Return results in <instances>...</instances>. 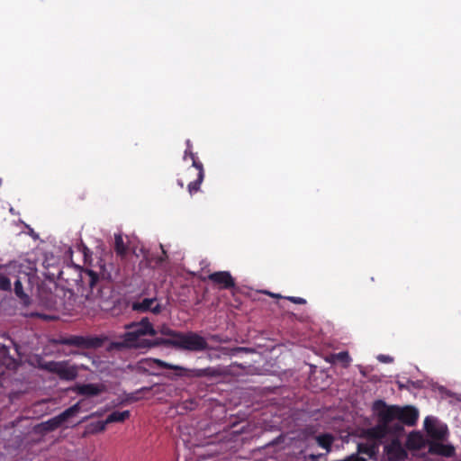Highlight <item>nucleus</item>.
Here are the masks:
<instances>
[{
  "label": "nucleus",
  "instance_id": "obj_1",
  "mask_svg": "<svg viewBox=\"0 0 461 461\" xmlns=\"http://www.w3.org/2000/svg\"><path fill=\"white\" fill-rule=\"evenodd\" d=\"M144 363L149 368H164L173 370L174 373L165 374V377L171 381H176L178 378H201V377H220L221 371L214 366H207L204 368H188L179 365L167 363L158 358H147Z\"/></svg>",
  "mask_w": 461,
  "mask_h": 461
},
{
  "label": "nucleus",
  "instance_id": "obj_2",
  "mask_svg": "<svg viewBox=\"0 0 461 461\" xmlns=\"http://www.w3.org/2000/svg\"><path fill=\"white\" fill-rule=\"evenodd\" d=\"M158 332L166 336V339L179 343L181 346H175L176 350L202 352L210 348L206 339L195 331L182 332L164 324L159 328Z\"/></svg>",
  "mask_w": 461,
  "mask_h": 461
},
{
  "label": "nucleus",
  "instance_id": "obj_3",
  "mask_svg": "<svg viewBox=\"0 0 461 461\" xmlns=\"http://www.w3.org/2000/svg\"><path fill=\"white\" fill-rule=\"evenodd\" d=\"M376 408L382 409V419L384 421H389L392 424L393 420H397L393 427V431L395 433L403 430V424L413 426L419 417L418 411L412 406L387 405L384 401L376 400Z\"/></svg>",
  "mask_w": 461,
  "mask_h": 461
},
{
  "label": "nucleus",
  "instance_id": "obj_4",
  "mask_svg": "<svg viewBox=\"0 0 461 461\" xmlns=\"http://www.w3.org/2000/svg\"><path fill=\"white\" fill-rule=\"evenodd\" d=\"M186 149L185 150L184 159H186L188 157L192 160V167L188 168L187 173H194L195 178L189 182L187 185L188 192L191 195L197 193L200 190V186L204 178V170L203 166L201 161H199L196 155L193 152V147L190 140H186Z\"/></svg>",
  "mask_w": 461,
  "mask_h": 461
},
{
  "label": "nucleus",
  "instance_id": "obj_5",
  "mask_svg": "<svg viewBox=\"0 0 461 461\" xmlns=\"http://www.w3.org/2000/svg\"><path fill=\"white\" fill-rule=\"evenodd\" d=\"M84 400L78 401L77 403L73 404L69 408L66 409L64 411L59 413V415L41 422L37 426V431L41 434H46L48 432L54 431L55 429L61 427L65 422H67L71 417L77 414L81 408Z\"/></svg>",
  "mask_w": 461,
  "mask_h": 461
},
{
  "label": "nucleus",
  "instance_id": "obj_6",
  "mask_svg": "<svg viewBox=\"0 0 461 461\" xmlns=\"http://www.w3.org/2000/svg\"><path fill=\"white\" fill-rule=\"evenodd\" d=\"M130 330L124 332L120 340L112 341L107 349L108 350H122L130 348H143L142 339H140L142 334L137 329H129Z\"/></svg>",
  "mask_w": 461,
  "mask_h": 461
},
{
  "label": "nucleus",
  "instance_id": "obj_7",
  "mask_svg": "<svg viewBox=\"0 0 461 461\" xmlns=\"http://www.w3.org/2000/svg\"><path fill=\"white\" fill-rule=\"evenodd\" d=\"M43 370L57 375L61 380L73 381L77 378L78 372L76 366H69L65 361H49L41 366Z\"/></svg>",
  "mask_w": 461,
  "mask_h": 461
},
{
  "label": "nucleus",
  "instance_id": "obj_8",
  "mask_svg": "<svg viewBox=\"0 0 461 461\" xmlns=\"http://www.w3.org/2000/svg\"><path fill=\"white\" fill-rule=\"evenodd\" d=\"M373 411L375 412L378 424L375 427H372L366 431V438L371 441H375L379 443V441L384 438L388 433L393 430L391 423L389 421H384L382 419L383 411L381 408H376V401L373 403Z\"/></svg>",
  "mask_w": 461,
  "mask_h": 461
},
{
  "label": "nucleus",
  "instance_id": "obj_9",
  "mask_svg": "<svg viewBox=\"0 0 461 461\" xmlns=\"http://www.w3.org/2000/svg\"><path fill=\"white\" fill-rule=\"evenodd\" d=\"M59 343L62 345L75 346L80 348L89 349L102 347L104 339L98 337H84L72 335L67 338L60 339Z\"/></svg>",
  "mask_w": 461,
  "mask_h": 461
},
{
  "label": "nucleus",
  "instance_id": "obj_10",
  "mask_svg": "<svg viewBox=\"0 0 461 461\" xmlns=\"http://www.w3.org/2000/svg\"><path fill=\"white\" fill-rule=\"evenodd\" d=\"M424 429L431 441H444L448 435L447 427L439 423L434 417H426L424 420Z\"/></svg>",
  "mask_w": 461,
  "mask_h": 461
},
{
  "label": "nucleus",
  "instance_id": "obj_11",
  "mask_svg": "<svg viewBox=\"0 0 461 461\" xmlns=\"http://www.w3.org/2000/svg\"><path fill=\"white\" fill-rule=\"evenodd\" d=\"M131 308L136 312L143 313L150 312L154 314H159L163 309L156 297L143 298L142 300L134 301L132 302Z\"/></svg>",
  "mask_w": 461,
  "mask_h": 461
},
{
  "label": "nucleus",
  "instance_id": "obj_12",
  "mask_svg": "<svg viewBox=\"0 0 461 461\" xmlns=\"http://www.w3.org/2000/svg\"><path fill=\"white\" fill-rule=\"evenodd\" d=\"M218 289L229 290L235 287V279L229 271H217L210 274L207 278Z\"/></svg>",
  "mask_w": 461,
  "mask_h": 461
},
{
  "label": "nucleus",
  "instance_id": "obj_13",
  "mask_svg": "<svg viewBox=\"0 0 461 461\" xmlns=\"http://www.w3.org/2000/svg\"><path fill=\"white\" fill-rule=\"evenodd\" d=\"M384 451L390 461H403L407 458L408 455L401 441L397 438L386 444L384 447Z\"/></svg>",
  "mask_w": 461,
  "mask_h": 461
},
{
  "label": "nucleus",
  "instance_id": "obj_14",
  "mask_svg": "<svg viewBox=\"0 0 461 461\" xmlns=\"http://www.w3.org/2000/svg\"><path fill=\"white\" fill-rule=\"evenodd\" d=\"M428 450L431 455L444 457H452L456 454V448L451 444H444L441 441H429Z\"/></svg>",
  "mask_w": 461,
  "mask_h": 461
},
{
  "label": "nucleus",
  "instance_id": "obj_15",
  "mask_svg": "<svg viewBox=\"0 0 461 461\" xmlns=\"http://www.w3.org/2000/svg\"><path fill=\"white\" fill-rule=\"evenodd\" d=\"M126 329H137L140 330V333L143 336L149 335L155 336L157 334V330L153 328V325L150 323L149 318L144 317L141 319L140 322H132L129 325H126Z\"/></svg>",
  "mask_w": 461,
  "mask_h": 461
},
{
  "label": "nucleus",
  "instance_id": "obj_16",
  "mask_svg": "<svg viewBox=\"0 0 461 461\" xmlns=\"http://www.w3.org/2000/svg\"><path fill=\"white\" fill-rule=\"evenodd\" d=\"M379 451V443L375 441H371L366 438V442L358 443L357 445V454H363L372 458L376 456Z\"/></svg>",
  "mask_w": 461,
  "mask_h": 461
},
{
  "label": "nucleus",
  "instance_id": "obj_17",
  "mask_svg": "<svg viewBox=\"0 0 461 461\" xmlns=\"http://www.w3.org/2000/svg\"><path fill=\"white\" fill-rule=\"evenodd\" d=\"M77 393L80 395L95 396L104 391V385L96 384H85L77 385Z\"/></svg>",
  "mask_w": 461,
  "mask_h": 461
},
{
  "label": "nucleus",
  "instance_id": "obj_18",
  "mask_svg": "<svg viewBox=\"0 0 461 461\" xmlns=\"http://www.w3.org/2000/svg\"><path fill=\"white\" fill-rule=\"evenodd\" d=\"M143 348H150L155 347L163 346L166 348H175V346H181L179 343L165 338H156L154 339H142Z\"/></svg>",
  "mask_w": 461,
  "mask_h": 461
},
{
  "label": "nucleus",
  "instance_id": "obj_19",
  "mask_svg": "<svg viewBox=\"0 0 461 461\" xmlns=\"http://www.w3.org/2000/svg\"><path fill=\"white\" fill-rule=\"evenodd\" d=\"M312 438L315 440L316 444L326 450V452H330L331 450L332 444L335 440V438L330 433H321L319 435H314Z\"/></svg>",
  "mask_w": 461,
  "mask_h": 461
},
{
  "label": "nucleus",
  "instance_id": "obj_20",
  "mask_svg": "<svg viewBox=\"0 0 461 461\" xmlns=\"http://www.w3.org/2000/svg\"><path fill=\"white\" fill-rule=\"evenodd\" d=\"M106 421L98 420L95 422H91L86 426L85 431L83 433V437H86L88 435H95L100 432H103L106 429Z\"/></svg>",
  "mask_w": 461,
  "mask_h": 461
},
{
  "label": "nucleus",
  "instance_id": "obj_21",
  "mask_svg": "<svg viewBox=\"0 0 461 461\" xmlns=\"http://www.w3.org/2000/svg\"><path fill=\"white\" fill-rule=\"evenodd\" d=\"M99 280V276L93 270L86 269L81 273V281L93 291Z\"/></svg>",
  "mask_w": 461,
  "mask_h": 461
},
{
  "label": "nucleus",
  "instance_id": "obj_22",
  "mask_svg": "<svg viewBox=\"0 0 461 461\" xmlns=\"http://www.w3.org/2000/svg\"><path fill=\"white\" fill-rule=\"evenodd\" d=\"M114 251L121 258H125L128 253V247L125 245L121 234L114 235Z\"/></svg>",
  "mask_w": 461,
  "mask_h": 461
},
{
  "label": "nucleus",
  "instance_id": "obj_23",
  "mask_svg": "<svg viewBox=\"0 0 461 461\" xmlns=\"http://www.w3.org/2000/svg\"><path fill=\"white\" fill-rule=\"evenodd\" d=\"M131 415L130 411H114L110 413L105 419L106 424L113 423V422H123L125 420L129 419Z\"/></svg>",
  "mask_w": 461,
  "mask_h": 461
},
{
  "label": "nucleus",
  "instance_id": "obj_24",
  "mask_svg": "<svg viewBox=\"0 0 461 461\" xmlns=\"http://www.w3.org/2000/svg\"><path fill=\"white\" fill-rule=\"evenodd\" d=\"M14 294L15 295L20 299L22 300L25 304H27L29 302H30V297L28 296V294H26L23 291V284L20 280V278H18L17 280H15L14 282Z\"/></svg>",
  "mask_w": 461,
  "mask_h": 461
},
{
  "label": "nucleus",
  "instance_id": "obj_25",
  "mask_svg": "<svg viewBox=\"0 0 461 461\" xmlns=\"http://www.w3.org/2000/svg\"><path fill=\"white\" fill-rule=\"evenodd\" d=\"M11 279L4 273H0V291L11 292Z\"/></svg>",
  "mask_w": 461,
  "mask_h": 461
},
{
  "label": "nucleus",
  "instance_id": "obj_26",
  "mask_svg": "<svg viewBox=\"0 0 461 461\" xmlns=\"http://www.w3.org/2000/svg\"><path fill=\"white\" fill-rule=\"evenodd\" d=\"M334 357L339 361L344 363L346 366L349 364L350 357L347 351H342L334 356Z\"/></svg>",
  "mask_w": 461,
  "mask_h": 461
},
{
  "label": "nucleus",
  "instance_id": "obj_27",
  "mask_svg": "<svg viewBox=\"0 0 461 461\" xmlns=\"http://www.w3.org/2000/svg\"><path fill=\"white\" fill-rule=\"evenodd\" d=\"M220 349H221V351L223 354H228V353H229V351H230V349H229V348H221ZM241 351H248V348H240V347H238V348H234L230 349V352H231V354H232V355H233V354H235V353H237V352H241Z\"/></svg>",
  "mask_w": 461,
  "mask_h": 461
},
{
  "label": "nucleus",
  "instance_id": "obj_28",
  "mask_svg": "<svg viewBox=\"0 0 461 461\" xmlns=\"http://www.w3.org/2000/svg\"><path fill=\"white\" fill-rule=\"evenodd\" d=\"M287 299L296 304H305L306 303V300L302 297L290 296V297H287Z\"/></svg>",
  "mask_w": 461,
  "mask_h": 461
},
{
  "label": "nucleus",
  "instance_id": "obj_29",
  "mask_svg": "<svg viewBox=\"0 0 461 461\" xmlns=\"http://www.w3.org/2000/svg\"><path fill=\"white\" fill-rule=\"evenodd\" d=\"M378 360L383 363H391L393 362V357L387 355H379L377 357Z\"/></svg>",
  "mask_w": 461,
  "mask_h": 461
},
{
  "label": "nucleus",
  "instance_id": "obj_30",
  "mask_svg": "<svg viewBox=\"0 0 461 461\" xmlns=\"http://www.w3.org/2000/svg\"><path fill=\"white\" fill-rule=\"evenodd\" d=\"M408 443H409V446L412 448H420V444L414 442L411 435L408 438Z\"/></svg>",
  "mask_w": 461,
  "mask_h": 461
},
{
  "label": "nucleus",
  "instance_id": "obj_31",
  "mask_svg": "<svg viewBox=\"0 0 461 461\" xmlns=\"http://www.w3.org/2000/svg\"><path fill=\"white\" fill-rule=\"evenodd\" d=\"M7 353H8V348L5 346L2 345L1 348H0L1 356L5 357V355H7Z\"/></svg>",
  "mask_w": 461,
  "mask_h": 461
},
{
  "label": "nucleus",
  "instance_id": "obj_32",
  "mask_svg": "<svg viewBox=\"0 0 461 461\" xmlns=\"http://www.w3.org/2000/svg\"><path fill=\"white\" fill-rule=\"evenodd\" d=\"M321 457V455H313V454H311L308 458L311 460V461H318V459Z\"/></svg>",
  "mask_w": 461,
  "mask_h": 461
},
{
  "label": "nucleus",
  "instance_id": "obj_33",
  "mask_svg": "<svg viewBox=\"0 0 461 461\" xmlns=\"http://www.w3.org/2000/svg\"><path fill=\"white\" fill-rule=\"evenodd\" d=\"M162 253H163V257L159 258L160 262L164 261L167 258V252L163 249H162Z\"/></svg>",
  "mask_w": 461,
  "mask_h": 461
},
{
  "label": "nucleus",
  "instance_id": "obj_34",
  "mask_svg": "<svg viewBox=\"0 0 461 461\" xmlns=\"http://www.w3.org/2000/svg\"><path fill=\"white\" fill-rule=\"evenodd\" d=\"M31 316H38V317H42L44 319L47 318L45 315H41V314H39V313H32Z\"/></svg>",
  "mask_w": 461,
  "mask_h": 461
},
{
  "label": "nucleus",
  "instance_id": "obj_35",
  "mask_svg": "<svg viewBox=\"0 0 461 461\" xmlns=\"http://www.w3.org/2000/svg\"><path fill=\"white\" fill-rule=\"evenodd\" d=\"M140 391V392L149 391V387H142Z\"/></svg>",
  "mask_w": 461,
  "mask_h": 461
},
{
  "label": "nucleus",
  "instance_id": "obj_36",
  "mask_svg": "<svg viewBox=\"0 0 461 461\" xmlns=\"http://www.w3.org/2000/svg\"><path fill=\"white\" fill-rule=\"evenodd\" d=\"M177 183H178V185H179L181 187H183V186H184V183H183V181H182V180H178V181H177Z\"/></svg>",
  "mask_w": 461,
  "mask_h": 461
}]
</instances>
